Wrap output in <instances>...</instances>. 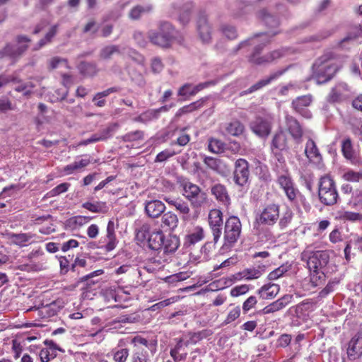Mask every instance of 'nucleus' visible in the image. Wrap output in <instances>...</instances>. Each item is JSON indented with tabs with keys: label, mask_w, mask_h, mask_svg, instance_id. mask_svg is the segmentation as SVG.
<instances>
[{
	"label": "nucleus",
	"mask_w": 362,
	"mask_h": 362,
	"mask_svg": "<svg viewBox=\"0 0 362 362\" xmlns=\"http://www.w3.org/2000/svg\"><path fill=\"white\" fill-rule=\"evenodd\" d=\"M258 16L264 21L267 26L276 27L279 24L278 20L274 16L268 13L266 10L260 11Z\"/></svg>",
	"instance_id": "49"
},
{
	"label": "nucleus",
	"mask_w": 362,
	"mask_h": 362,
	"mask_svg": "<svg viewBox=\"0 0 362 362\" xmlns=\"http://www.w3.org/2000/svg\"><path fill=\"white\" fill-rule=\"evenodd\" d=\"M280 286L276 284H267L257 290V293L263 299L274 298L279 292Z\"/></svg>",
	"instance_id": "29"
},
{
	"label": "nucleus",
	"mask_w": 362,
	"mask_h": 362,
	"mask_svg": "<svg viewBox=\"0 0 362 362\" xmlns=\"http://www.w3.org/2000/svg\"><path fill=\"white\" fill-rule=\"evenodd\" d=\"M58 27V25H54L52 26L49 30L45 35V37L39 41L37 47H35V49H38L45 46V45L51 42L52 38L56 35L57 33Z\"/></svg>",
	"instance_id": "47"
},
{
	"label": "nucleus",
	"mask_w": 362,
	"mask_h": 362,
	"mask_svg": "<svg viewBox=\"0 0 362 362\" xmlns=\"http://www.w3.org/2000/svg\"><path fill=\"white\" fill-rule=\"evenodd\" d=\"M165 210V204L159 200L147 202L145 205V211L147 215L151 218H157Z\"/></svg>",
	"instance_id": "28"
},
{
	"label": "nucleus",
	"mask_w": 362,
	"mask_h": 362,
	"mask_svg": "<svg viewBox=\"0 0 362 362\" xmlns=\"http://www.w3.org/2000/svg\"><path fill=\"white\" fill-rule=\"evenodd\" d=\"M93 219L91 216H76L67 221V225L71 227L72 229H76L77 228L81 227L88 223H89Z\"/></svg>",
	"instance_id": "40"
},
{
	"label": "nucleus",
	"mask_w": 362,
	"mask_h": 362,
	"mask_svg": "<svg viewBox=\"0 0 362 362\" xmlns=\"http://www.w3.org/2000/svg\"><path fill=\"white\" fill-rule=\"evenodd\" d=\"M135 318L131 315H120L117 318L110 321L106 327H110V328L117 329L119 327V325L124 323H132L134 322Z\"/></svg>",
	"instance_id": "45"
},
{
	"label": "nucleus",
	"mask_w": 362,
	"mask_h": 362,
	"mask_svg": "<svg viewBox=\"0 0 362 362\" xmlns=\"http://www.w3.org/2000/svg\"><path fill=\"white\" fill-rule=\"evenodd\" d=\"M341 148L344 156L352 163H355V153L350 139H346L342 141Z\"/></svg>",
	"instance_id": "44"
},
{
	"label": "nucleus",
	"mask_w": 362,
	"mask_h": 362,
	"mask_svg": "<svg viewBox=\"0 0 362 362\" xmlns=\"http://www.w3.org/2000/svg\"><path fill=\"white\" fill-rule=\"evenodd\" d=\"M82 207L92 213L105 214L108 211L106 202L96 201L94 202H86L82 204Z\"/></svg>",
	"instance_id": "33"
},
{
	"label": "nucleus",
	"mask_w": 362,
	"mask_h": 362,
	"mask_svg": "<svg viewBox=\"0 0 362 362\" xmlns=\"http://www.w3.org/2000/svg\"><path fill=\"white\" fill-rule=\"evenodd\" d=\"M119 90V88L118 87L109 88L102 92L96 93L93 98V101L95 102V105L97 107H104L106 104V100L104 98L108 96L111 93L118 92Z\"/></svg>",
	"instance_id": "36"
},
{
	"label": "nucleus",
	"mask_w": 362,
	"mask_h": 362,
	"mask_svg": "<svg viewBox=\"0 0 362 362\" xmlns=\"http://www.w3.org/2000/svg\"><path fill=\"white\" fill-rule=\"evenodd\" d=\"M349 205L357 210H362V192H356L349 201Z\"/></svg>",
	"instance_id": "54"
},
{
	"label": "nucleus",
	"mask_w": 362,
	"mask_h": 362,
	"mask_svg": "<svg viewBox=\"0 0 362 362\" xmlns=\"http://www.w3.org/2000/svg\"><path fill=\"white\" fill-rule=\"evenodd\" d=\"M242 225L238 217L232 216L225 223L224 243L223 247L229 249L238 241L241 233Z\"/></svg>",
	"instance_id": "7"
},
{
	"label": "nucleus",
	"mask_w": 362,
	"mask_h": 362,
	"mask_svg": "<svg viewBox=\"0 0 362 362\" xmlns=\"http://www.w3.org/2000/svg\"><path fill=\"white\" fill-rule=\"evenodd\" d=\"M29 42L30 40L26 36H18L16 45L8 44L0 51V58L5 57L15 58L20 56L28 48Z\"/></svg>",
	"instance_id": "11"
},
{
	"label": "nucleus",
	"mask_w": 362,
	"mask_h": 362,
	"mask_svg": "<svg viewBox=\"0 0 362 362\" xmlns=\"http://www.w3.org/2000/svg\"><path fill=\"white\" fill-rule=\"evenodd\" d=\"M312 97L310 95L298 97L292 102L293 109L305 118H311L312 114L306 107L310 105Z\"/></svg>",
	"instance_id": "18"
},
{
	"label": "nucleus",
	"mask_w": 362,
	"mask_h": 362,
	"mask_svg": "<svg viewBox=\"0 0 362 362\" xmlns=\"http://www.w3.org/2000/svg\"><path fill=\"white\" fill-rule=\"evenodd\" d=\"M342 178L348 182H359L362 180V171L355 172L352 170H348L343 173Z\"/></svg>",
	"instance_id": "51"
},
{
	"label": "nucleus",
	"mask_w": 362,
	"mask_h": 362,
	"mask_svg": "<svg viewBox=\"0 0 362 362\" xmlns=\"http://www.w3.org/2000/svg\"><path fill=\"white\" fill-rule=\"evenodd\" d=\"M244 130V125L238 120L231 121L226 124L225 126V131L226 134L234 136L241 135Z\"/></svg>",
	"instance_id": "35"
},
{
	"label": "nucleus",
	"mask_w": 362,
	"mask_h": 362,
	"mask_svg": "<svg viewBox=\"0 0 362 362\" xmlns=\"http://www.w3.org/2000/svg\"><path fill=\"white\" fill-rule=\"evenodd\" d=\"M350 95V90L345 83H339L333 87L327 97V100L331 103H340Z\"/></svg>",
	"instance_id": "16"
},
{
	"label": "nucleus",
	"mask_w": 362,
	"mask_h": 362,
	"mask_svg": "<svg viewBox=\"0 0 362 362\" xmlns=\"http://www.w3.org/2000/svg\"><path fill=\"white\" fill-rule=\"evenodd\" d=\"M183 195L191 202L194 206H200L206 202V195L202 192L200 188L191 182H187L183 187Z\"/></svg>",
	"instance_id": "12"
},
{
	"label": "nucleus",
	"mask_w": 362,
	"mask_h": 362,
	"mask_svg": "<svg viewBox=\"0 0 362 362\" xmlns=\"http://www.w3.org/2000/svg\"><path fill=\"white\" fill-rule=\"evenodd\" d=\"M270 42V35L267 33L257 35L255 37L247 40L240 43L237 49H240L246 45H255L253 53L249 57V62L257 65H262L268 63H272L278 59L287 56L291 53L294 52V49L288 47H284L279 49H276L268 54L259 57V54Z\"/></svg>",
	"instance_id": "1"
},
{
	"label": "nucleus",
	"mask_w": 362,
	"mask_h": 362,
	"mask_svg": "<svg viewBox=\"0 0 362 362\" xmlns=\"http://www.w3.org/2000/svg\"><path fill=\"white\" fill-rule=\"evenodd\" d=\"M119 125L118 123H111L109 124L104 129H101L99 132L96 133L100 141H105L111 137L115 134V132L119 129Z\"/></svg>",
	"instance_id": "37"
},
{
	"label": "nucleus",
	"mask_w": 362,
	"mask_h": 362,
	"mask_svg": "<svg viewBox=\"0 0 362 362\" xmlns=\"http://www.w3.org/2000/svg\"><path fill=\"white\" fill-rule=\"evenodd\" d=\"M111 354L115 362H126L129 355V350L125 346L124 339H120L116 347L112 349Z\"/></svg>",
	"instance_id": "27"
},
{
	"label": "nucleus",
	"mask_w": 362,
	"mask_h": 362,
	"mask_svg": "<svg viewBox=\"0 0 362 362\" xmlns=\"http://www.w3.org/2000/svg\"><path fill=\"white\" fill-rule=\"evenodd\" d=\"M280 207L276 204H269L257 210L255 214L254 229L260 238L270 240L274 235L270 228L279 219Z\"/></svg>",
	"instance_id": "2"
},
{
	"label": "nucleus",
	"mask_w": 362,
	"mask_h": 362,
	"mask_svg": "<svg viewBox=\"0 0 362 362\" xmlns=\"http://www.w3.org/2000/svg\"><path fill=\"white\" fill-rule=\"evenodd\" d=\"M286 70H287V69H284L279 70V71L272 74L267 78L260 80L259 81H258L257 83H256L255 84L252 86L248 90L243 92L241 93V95H243L255 92V91L260 89L261 88L268 85L272 81L277 79L279 76L283 75L286 72Z\"/></svg>",
	"instance_id": "26"
},
{
	"label": "nucleus",
	"mask_w": 362,
	"mask_h": 362,
	"mask_svg": "<svg viewBox=\"0 0 362 362\" xmlns=\"http://www.w3.org/2000/svg\"><path fill=\"white\" fill-rule=\"evenodd\" d=\"M164 237L165 235L161 230H153L147 240L149 247L151 250L159 251L162 245H163Z\"/></svg>",
	"instance_id": "30"
},
{
	"label": "nucleus",
	"mask_w": 362,
	"mask_h": 362,
	"mask_svg": "<svg viewBox=\"0 0 362 362\" xmlns=\"http://www.w3.org/2000/svg\"><path fill=\"white\" fill-rule=\"evenodd\" d=\"M153 231L151 229V225L148 223H144L136 230V239L141 242L147 241Z\"/></svg>",
	"instance_id": "43"
},
{
	"label": "nucleus",
	"mask_w": 362,
	"mask_h": 362,
	"mask_svg": "<svg viewBox=\"0 0 362 362\" xmlns=\"http://www.w3.org/2000/svg\"><path fill=\"white\" fill-rule=\"evenodd\" d=\"M266 272V265L263 264H258L255 267L245 268L233 275L235 281H251L257 279L261 277Z\"/></svg>",
	"instance_id": "14"
},
{
	"label": "nucleus",
	"mask_w": 362,
	"mask_h": 362,
	"mask_svg": "<svg viewBox=\"0 0 362 362\" xmlns=\"http://www.w3.org/2000/svg\"><path fill=\"white\" fill-rule=\"evenodd\" d=\"M57 353H53L49 349L43 348L40 350L39 356L42 362H49L56 357Z\"/></svg>",
	"instance_id": "63"
},
{
	"label": "nucleus",
	"mask_w": 362,
	"mask_h": 362,
	"mask_svg": "<svg viewBox=\"0 0 362 362\" xmlns=\"http://www.w3.org/2000/svg\"><path fill=\"white\" fill-rule=\"evenodd\" d=\"M121 139L124 142L136 141L144 139V132L141 130L130 132L121 136Z\"/></svg>",
	"instance_id": "50"
},
{
	"label": "nucleus",
	"mask_w": 362,
	"mask_h": 362,
	"mask_svg": "<svg viewBox=\"0 0 362 362\" xmlns=\"http://www.w3.org/2000/svg\"><path fill=\"white\" fill-rule=\"evenodd\" d=\"M150 41L162 47H169L174 38L175 31L172 25L168 22H162L159 26V30H150L148 33Z\"/></svg>",
	"instance_id": "6"
},
{
	"label": "nucleus",
	"mask_w": 362,
	"mask_h": 362,
	"mask_svg": "<svg viewBox=\"0 0 362 362\" xmlns=\"http://www.w3.org/2000/svg\"><path fill=\"white\" fill-rule=\"evenodd\" d=\"M209 150L214 153H219L223 151L224 144L221 140L211 139L209 141Z\"/></svg>",
	"instance_id": "52"
},
{
	"label": "nucleus",
	"mask_w": 362,
	"mask_h": 362,
	"mask_svg": "<svg viewBox=\"0 0 362 362\" xmlns=\"http://www.w3.org/2000/svg\"><path fill=\"white\" fill-rule=\"evenodd\" d=\"M211 192L216 199L224 206H228L230 204V198L226 187L221 184H216L211 188Z\"/></svg>",
	"instance_id": "20"
},
{
	"label": "nucleus",
	"mask_w": 362,
	"mask_h": 362,
	"mask_svg": "<svg viewBox=\"0 0 362 362\" xmlns=\"http://www.w3.org/2000/svg\"><path fill=\"white\" fill-rule=\"evenodd\" d=\"M61 66H64L65 68H69L68 62L66 59L54 57L49 59V67L51 69H55Z\"/></svg>",
	"instance_id": "57"
},
{
	"label": "nucleus",
	"mask_w": 362,
	"mask_h": 362,
	"mask_svg": "<svg viewBox=\"0 0 362 362\" xmlns=\"http://www.w3.org/2000/svg\"><path fill=\"white\" fill-rule=\"evenodd\" d=\"M257 303V297L255 296H250L243 303V313H247L248 311L252 309L256 305Z\"/></svg>",
	"instance_id": "62"
},
{
	"label": "nucleus",
	"mask_w": 362,
	"mask_h": 362,
	"mask_svg": "<svg viewBox=\"0 0 362 362\" xmlns=\"http://www.w3.org/2000/svg\"><path fill=\"white\" fill-rule=\"evenodd\" d=\"M99 247L105 252H111L115 250L118 244V240L115 234V226L113 220H110L107 225L106 235L102 236L98 241Z\"/></svg>",
	"instance_id": "10"
},
{
	"label": "nucleus",
	"mask_w": 362,
	"mask_h": 362,
	"mask_svg": "<svg viewBox=\"0 0 362 362\" xmlns=\"http://www.w3.org/2000/svg\"><path fill=\"white\" fill-rule=\"evenodd\" d=\"M197 30L200 39L204 43H209L211 39V27L205 16H201L197 21Z\"/></svg>",
	"instance_id": "23"
},
{
	"label": "nucleus",
	"mask_w": 362,
	"mask_h": 362,
	"mask_svg": "<svg viewBox=\"0 0 362 362\" xmlns=\"http://www.w3.org/2000/svg\"><path fill=\"white\" fill-rule=\"evenodd\" d=\"M338 69V66L331 58V55L325 54L314 63L313 77L318 84L324 83L333 78Z\"/></svg>",
	"instance_id": "4"
},
{
	"label": "nucleus",
	"mask_w": 362,
	"mask_h": 362,
	"mask_svg": "<svg viewBox=\"0 0 362 362\" xmlns=\"http://www.w3.org/2000/svg\"><path fill=\"white\" fill-rule=\"evenodd\" d=\"M249 164L245 159H238L235 163L234 181L240 185L244 186L249 178Z\"/></svg>",
	"instance_id": "15"
},
{
	"label": "nucleus",
	"mask_w": 362,
	"mask_h": 362,
	"mask_svg": "<svg viewBox=\"0 0 362 362\" xmlns=\"http://www.w3.org/2000/svg\"><path fill=\"white\" fill-rule=\"evenodd\" d=\"M362 37V25L356 26L355 27L353 30L346 36L344 37L341 42V44L342 45L346 41L349 40H354L358 37Z\"/></svg>",
	"instance_id": "59"
},
{
	"label": "nucleus",
	"mask_w": 362,
	"mask_h": 362,
	"mask_svg": "<svg viewBox=\"0 0 362 362\" xmlns=\"http://www.w3.org/2000/svg\"><path fill=\"white\" fill-rule=\"evenodd\" d=\"M180 245V240L177 236L173 235H165L163 245L159 250V254L170 255L174 253Z\"/></svg>",
	"instance_id": "21"
},
{
	"label": "nucleus",
	"mask_w": 362,
	"mask_h": 362,
	"mask_svg": "<svg viewBox=\"0 0 362 362\" xmlns=\"http://www.w3.org/2000/svg\"><path fill=\"white\" fill-rule=\"evenodd\" d=\"M178 222L177 215L170 211L165 213L161 218V226L170 230H173L176 228Z\"/></svg>",
	"instance_id": "31"
},
{
	"label": "nucleus",
	"mask_w": 362,
	"mask_h": 362,
	"mask_svg": "<svg viewBox=\"0 0 362 362\" xmlns=\"http://www.w3.org/2000/svg\"><path fill=\"white\" fill-rule=\"evenodd\" d=\"M132 362H150L148 352L144 349H136L132 355Z\"/></svg>",
	"instance_id": "56"
},
{
	"label": "nucleus",
	"mask_w": 362,
	"mask_h": 362,
	"mask_svg": "<svg viewBox=\"0 0 362 362\" xmlns=\"http://www.w3.org/2000/svg\"><path fill=\"white\" fill-rule=\"evenodd\" d=\"M202 105V102L200 101H196L194 103H190L189 105H185L180 109L178 110V111L176 113L177 117H180L182 115L192 112L194 111L195 110L198 109Z\"/></svg>",
	"instance_id": "53"
},
{
	"label": "nucleus",
	"mask_w": 362,
	"mask_h": 362,
	"mask_svg": "<svg viewBox=\"0 0 362 362\" xmlns=\"http://www.w3.org/2000/svg\"><path fill=\"white\" fill-rule=\"evenodd\" d=\"M286 127L293 139L299 143L303 136V129L299 122L293 117L286 116Z\"/></svg>",
	"instance_id": "19"
},
{
	"label": "nucleus",
	"mask_w": 362,
	"mask_h": 362,
	"mask_svg": "<svg viewBox=\"0 0 362 362\" xmlns=\"http://www.w3.org/2000/svg\"><path fill=\"white\" fill-rule=\"evenodd\" d=\"M132 344H133L134 346H136L138 344H141L147 347L151 353L153 355L157 350V341H148L146 339L141 337V336H136L132 339Z\"/></svg>",
	"instance_id": "42"
},
{
	"label": "nucleus",
	"mask_w": 362,
	"mask_h": 362,
	"mask_svg": "<svg viewBox=\"0 0 362 362\" xmlns=\"http://www.w3.org/2000/svg\"><path fill=\"white\" fill-rule=\"evenodd\" d=\"M158 110H149L141 113L137 117L134 118V120L138 122L147 123L154 119H156L158 116Z\"/></svg>",
	"instance_id": "46"
},
{
	"label": "nucleus",
	"mask_w": 362,
	"mask_h": 362,
	"mask_svg": "<svg viewBox=\"0 0 362 362\" xmlns=\"http://www.w3.org/2000/svg\"><path fill=\"white\" fill-rule=\"evenodd\" d=\"M347 356L349 360H356L362 356V333L355 334L349 342Z\"/></svg>",
	"instance_id": "17"
},
{
	"label": "nucleus",
	"mask_w": 362,
	"mask_h": 362,
	"mask_svg": "<svg viewBox=\"0 0 362 362\" xmlns=\"http://www.w3.org/2000/svg\"><path fill=\"white\" fill-rule=\"evenodd\" d=\"M249 290L250 287L247 284L236 286L230 290V296L233 297H238L247 293Z\"/></svg>",
	"instance_id": "61"
},
{
	"label": "nucleus",
	"mask_w": 362,
	"mask_h": 362,
	"mask_svg": "<svg viewBox=\"0 0 362 362\" xmlns=\"http://www.w3.org/2000/svg\"><path fill=\"white\" fill-rule=\"evenodd\" d=\"M151 5H138L134 6L129 12V18L133 20L139 19L142 15L148 13L152 11Z\"/></svg>",
	"instance_id": "39"
},
{
	"label": "nucleus",
	"mask_w": 362,
	"mask_h": 362,
	"mask_svg": "<svg viewBox=\"0 0 362 362\" xmlns=\"http://www.w3.org/2000/svg\"><path fill=\"white\" fill-rule=\"evenodd\" d=\"M293 214L291 210L285 211L279 218V225L281 229L286 228L291 222Z\"/></svg>",
	"instance_id": "58"
},
{
	"label": "nucleus",
	"mask_w": 362,
	"mask_h": 362,
	"mask_svg": "<svg viewBox=\"0 0 362 362\" xmlns=\"http://www.w3.org/2000/svg\"><path fill=\"white\" fill-rule=\"evenodd\" d=\"M209 224L212 232L214 243L216 244L222 234L223 213L217 209H211L208 216Z\"/></svg>",
	"instance_id": "13"
},
{
	"label": "nucleus",
	"mask_w": 362,
	"mask_h": 362,
	"mask_svg": "<svg viewBox=\"0 0 362 362\" xmlns=\"http://www.w3.org/2000/svg\"><path fill=\"white\" fill-rule=\"evenodd\" d=\"M272 117L267 112H262L256 115L250 122V129L257 136L267 138L271 133Z\"/></svg>",
	"instance_id": "9"
},
{
	"label": "nucleus",
	"mask_w": 362,
	"mask_h": 362,
	"mask_svg": "<svg viewBox=\"0 0 362 362\" xmlns=\"http://www.w3.org/2000/svg\"><path fill=\"white\" fill-rule=\"evenodd\" d=\"M289 267L286 265H281L275 269L268 274V279L274 281L284 276L288 271Z\"/></svg>",
	"instance_id": "55"
},
{
	"label": "nucleus",
	"mask_w": 362,
	"mask_h": 362,
	"mask_svg": "<svg viewBox=\"0 0 362 362\" xmlns=\"http://www.w3.org/2000/svg\"><path fill=\"white\" fill-rule=\"evenodd\" d=\"M291 299L292 296L285 295L276 301H274L269 305L265 306L262 309V312L263 314H269L281 310L291 303Z\"/></svg>",
	"instance_id": "22"
},
{
	"label": "nucleus",
	"mask_w": 362,
	"mask_h": 362,
	"mask_svg": "<svg viewBox=\"0 0 362 362\" xmlns=\"http://www.w3.org/2000/svg\"><path fill=\"white\" fill-rule=\"evenodd\" d=\"M305 154L310 162L320 163L322 161V155L320 154L315 142L310 139L306 142Z\"/></svg>",
	"instance_id": "24"
},
{
	"label": "nucleus",
	"mask_w": 362,
	"mask_h": 362,
	"mask_svg": "<svg viewBox=\"0 0 362 362\" xmlns=\"http://www.w3.org/2000/svg\"><path fill=\"white\" fill-rule=\"evenodd\" d=\"M34 237L32 233H11L9 240L11 242L20 247L27 245L28 243Z\"/></svg>",
	"instance_id": "34"
},
{
	"label": "nucleus",
	"mask_w": 362,
	"mask_h": 362,
	"mask_svg": "<svg viewBox=\"0 0 362 362\" xmlns=\"http://www.w3.org/2000/svg\"><path fill=\"white\" fill-rule=\"evenodd\" d=\"M320 201L325 205L332 206L337 203L339 194L334 180L329 175L322 176L318 184Z\"/></svg>",
	"instance_id": "5"
},
{
	"label": "nucleus",
	"mask_w": 362,
	"mask_h": 362,
	"mask_svg": "<svg viewBox=\"0 0 362 362\" xmlns=\"http://www.w3.org/2000/svg\"><path fill=\"white\" fill-rule=\"evenodd\" d=\"M286 70H287V69H284L279 70V71L272 74L267 78L260 80L259 81H258L257 83H256L255 84L252 86L248 90L243 92L241 93V95H243L255 92V91L260 89L261 88L268 85L272 81L277 79L279 76L283 75L286 72Z\"/></svg>",
	"instance_id": "25"
},
{
	"label": "nucleus",
	"mask_w": 362,
	"mask_h": 362,
	"mask_svg": "<svg viewBox=\"0 0 362 362\" xmlns=\"http://www.w3.org/2000/svg\"><path fill=\"white\" fill-rule=\"evenodd\" d=\"M286 146L287 139L286 134L282 131L277 132L272 139V150L276 149L278 151H283L286 148Z\"/></svg>",
	"instance_id": "38"
},
{
	"label": "nucleus",
	"mask_w": 362,
	"mask_h": 362,
	"mask_svg": "<svg viewBox=\"0 0 362 362\" xmlns=\"http://www.w3.org/2000/svg\"><path fill=\"white\" fill-rule=\"evenodd\" d=\"M34 85L30 83H21L18 84L15 88V90L17 92H21L23 95H28L31 93L32 89L33 88Z\"/></svg>",
	"instance_id": "60"
},
{
	"label": "nucleus",
	"mask_w": 362,
	"mask_h": 362,
	"mask_svg": "<svg viewBox=\"0 0 362 362\" xmlns=\"http://www.w3.org/2000/svg\"><path fill=\"white\" fill-rule=\"evenodd\" d=\"M204 238V230L201 227L194 228L189 232L185 239V245L187 247L194 245Z\"/></svg>",
	"instance_id": "32"
},
{
	"label": "nucleus",
	"mask_w": 362,
	"mask_h": 362,
	"mask_svg": "<svg viewBox=\"0 0 362 362\" xmlns=\"http://www.w3.org/2000/svg\"><path fill=\"white\" fill-rule=\"evenodd\" d=\"M300 257L310 272L311 281L317 286L325 279L324 269L329 262L328 254L325 251L314 250L312 245H308Z\"/></svg>",
	"instance_id": "3"
},
{
	"label": "nucleus",
	"mask_w": 362,
	"mask_h": 362,
	"mask_svg": "<svg viewBox=\"0 0 362 362\" xmlns=\"http://www.w3.org/2000/svg\"><path fill=\"white\" fill-rule=\"evenodd\" d=\"M173 206L181 214H188L189 212V208L187 203L179 198L176 199Z\"/></svg>",
	"instance_id": "64"
},
{
	"label": "nucleus",
	"mask_w": 362,
	"mask_h": 362,
	"mask_svg": "<svg viewBox=\"0 0 362 362\" xmlns=\"http://www.w3.org/2000/svg\"><path fill=\"white\" fill-rule=\"evenodd\" d=\"M277 181L290 202L296 203L300 201L303 204L305 207L306 206V204L308 203L305 197L302 195L299 190L295 187L288 173L279 175Z\"/></svg>",
	"instance_id": "8"
},
{
	"label": "nucleus",
	"mask_w": 362,
	"mask_h": 362,
	"mask_svg": "<svg viewBox=\"0 0 362 362\" xmlns=\"http://www.w3.org/2000/svg\"><path fill=\"white\" fill-rule=\"evenodd\" d=\"M80 72L86 76H94L97 73L96 65L93 63L81 62L78 65Z\"/></svg>",
	"instance_id": "48"
},
{
	"label": "nucleus",
	"mask_w": 362,
	"mask_h": 362,
	"mask_svg": "<svg viewBox=\"0 0 362 362\" xmlns=\"http://www.w3.org/2000/svg\"><path fill=\"white\" fill-rule=\"evenodd\" d=\"M122 47L119 45H110L101 49L100 56L103 59H110L115 54H121Z\"/></svg>",
	"instance_id": "41"
}]
</instances>
